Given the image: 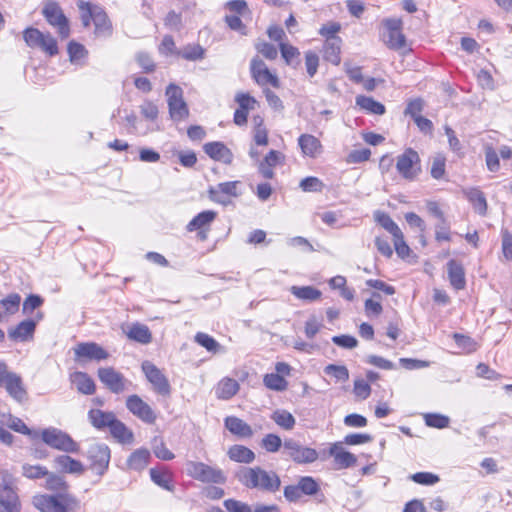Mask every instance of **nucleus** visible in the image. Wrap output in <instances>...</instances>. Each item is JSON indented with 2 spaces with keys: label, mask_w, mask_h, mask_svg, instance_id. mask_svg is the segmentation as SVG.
Segmentation results:
<instances>
[{
  "label": "nucleus",
  "mask_w": 512,
  "mask_h": 512,
  "mask_svg": "<svg viewBox=\"0 0 512 512\" xmlns=\"http://www.w3.org/2000/svg\"><path fill=\"white\" fill-rule=\"evenodd\" d=\"M236 478L246 488L264 493H275L281 486L280 477L275 471L260 466L241 467L236 472Z\"/></svg>",
  "instance_id": "obj_1"
},
{
  "label": "nucleus",
  "mask_w": 512,
  "mask_h": 512,
  "mask_svg": "<svg viewBox=\"0 0 512 512\" xmlns=\"http://www.w3.org/2000/svg\"><path fill=\"white\" fill-rule=\"evenodd\" d=\"M32 504L41 512H71L79 508L78 500L68 493L35 495Z\"/></svg>",
  "instance_id": "obj_2"
},
{
  "label": "nucleus",
  "mask_w": 512,
  "mask_h": 512,
  "mask_svg": "<svg viewBox=\"0 0 512 512\" xmlns=\"http://www.w3.org/2000/svg\"><path fill=\"white\" fill-rule=\"evenodd\" d=\"M383 30L381 39L384 44L395 51H405L407 49L406 37L402 32L403 21L400 18H386L382 20Z\"/></svg>",
  "instance_id": "obj_3"
},
{
  "label": "nucleus",
  "mask_w": 512,
  "mask_h": 512,
  "mask_svg": "<svg viewBox=\"0 0 512 512\" xmlns=\"http://www.w3.org/2000/svg\"><path fill=\"white\" fill-rule=\"evenodd\" d=\"M23 39L30 48H39L49 56L57 55L58 45L50 33H43L37 28L28 27L23 31Z\"/></svg>",
  "instance_id": "obj_4"
},
{
  "label": "nucleus",
  "mask_w": 512,
  "mask_h": 512,
  "mask_svg": "<svg viewBox=\"0 0 512 512\" xmlns=\"http://www.w3.org/2000/svg\"><path fill=\"white\" fill-rule=\"evenodd\" d=\"M41 438L51 448L66 453H77L80 449L79 444L69 434L54 427L44 429L41 433Z\"/></svg>",
  "instance_id": "obj_5"
},
{
  "label": "nucleus",
  "mask_w": 512,
  "mask_h": 512,
  "mask_svg": "<svg viewBox=\"0 0 512 512\" xmlns=\"http://www.w3.org/2000/svg\"><path fill=\"white\" fill-rule=\"evenodd\" d=\"M186 471L190 477L201 482L223 484L226 481L222 470L202 462L188 461Z\"/></svg>",
  "instance_id": "obj_6"
},
{
  "label": "nucleus",
  "mask_w": 512,
  "mask_h": 512,
  "mask_svg": "<svg viewBox=\"0 0 512 512\" xmlns=\"http://www.w3.org/2000/svg\"><path fill=\"white\" fill-rule=\"evenodd\" d=\"M2 485L0 490L3 492L1 501L2 512H20L21 504L16 490L13 488L14 478L8 470H0Z\"/></svg>",
  "instance_id": "obj_7"
},
{
  "label": "nucleus",
  "mask_w": 512,
  "mask_h": 512,
  "mask_svg": "<svg viewBox=\"0 0 512 512\" xmlns=\"http://www.w3.org/2000/svg\"><path fill=\"white\" fill-rule=\"evenodd\" d=\"M42 14L46 21L54 28L57 29L59 36L66 39L70 35V26L67 17L64 15L63 10L54 1H47L44 3Z\"/></svg>",
  "instance_id": "obj_8"
},
{
  "label": "nucleus",
  "mask_w": 512,
  "mask_h": 512,
  "mask_svg": "<svg viewBox=\"0 0 512 512\" xmlns=\"http://www.w3.org/2000/svg\"><path fill=\"white\" fill-rule=\"evenodd\" d=\"M282 453L297 464H309L318 459V452L315 449L304 446L292 438L285 439Z\"/></svg>",
  "instance_id": "obj_9"
},
{
  "label": "nucleus",
  "mask_w": 512,
  "mask_h": 512,
  "mask_svg": "<svg viewBox=\"0 0 512 512\" xmlns=\"http://www.w3.org/2000/svg\"><path fill=\"white\" fill-rule=\"evenodd\" d=\"M396 169L406 180L413 181L421 172L420 157L412 148H407L397 157Z\"/></svg>",
  "instance_id": "obj_10"
},
{
  "label": "nucleus",
  "mask_w": 512,
  "mask_h": 512,
  "mask_svg": "<svg viewBox=\"0 0 512 512\" xmlns=\"http://www.w3.org/2000/svg\"><path fill=\"white\" fill-rule=\"evenodd\" d=\"M166 96L168 98L167 101L171 118L174 121L186 119L189 111L183 99V90L175 84H170L166 88Z\"/></svg>",
  "instance_id": "obj_11"
},
{
  "label": "nucleus",
  "mask_w": 512,
  "mask_h": 512,
  "mask_svg": "<svg viewBox=\"0 0 512 512\" xmlns=\"http://www.w3.org/2000/svg\"><path fill=\"white\" fill-rule=\"evenodd\" d=\"M142 371L147 381L152 385L153 390L162 395L169 396L171 393V386L168 378L156 365L150 361H144L141 365Z\"/></svg>",
  "instance_id": "obj_12"
},
{
  "label": "nucleus",
  "mask_w": 512,
  "mask_h": 512,
  "mask_svg": "<svg viewBox=\"0 0 512 512\" xmlns=\"http://www.w3.org/2000/svg\"><path fill=\"white\" fill-rule=\"evenodd\" d=\"M101 383L112 393L120 394L127 390L130 381L113 367H101L97 371Z\"/></svg>",
  "instance_id": "obj_13"
},
{
  "label": "nucleus",
  "mask_w": 512,
  "mask_h": 512,
  "mask_svg": "<svg viewBox=\"0 0 512 512\" xmlns=\"http://www.w3.org/2000/svg\"><path fill=\"white\" fill-rule=\"evenodd\" d=\"M90 469L98 476L104 475L110 462V449L106 444L94 443L87 451Z\"/></svg>",
  "instance_id": "obj_14"
},
{
  "label": "nucleus",
  "mask_w": 512,
  "mask_h": 512,
  "mask_svg": "<svg viewBox=\"0 0 512 512\" xmlns=\"http://www.w3.org/2000/svg\"><path fill=\"white\" fill-rule=\"evenodd\" d=\"M80 11H87L95 25V34L98 36H107L111 34L112 26L105 11L89 2L81 1L78 4Z\"/></svg>",
  "instance_id": "obj_15"
},
{
  "label": "nucleus",
  "mask_w": 512,
  "mask_h": 512,
  "mask_svg": "<svg viewBox=\"0 0 512 512\" xmlns=\"http://www.w3.org/2000/svg\"><path fill=\"white\" fill-rule=\"evenodd\" d=\"M127 409L143 422L152 424L156 421V413L138 395H131L126 400Z\"/></svg>",
  "instance_id": "obj_16"
},
{
  "label": "nucleus",
  "mask_w": 512,
  "mask_h": 512,
  "mask_svg": "<svg viewBox=\"0 0 512 512\" xmlns=\"http://www.w3.org/2000/svg\"><path fill=\"white\" fill-rule=\"evenodd\" d=\"M250 70L252 78L257 84L261 86L270 84L275 88L279 87L278 77L268 69L266 64L260 58L255 57L252 59Z\"/></svg>",
  "instance_id": "obj_17"
},
{
  "label": "nucleus",
  "mask_w": 512,
  "mask_h": 512,
  "mask_svg": "<svg viewBox=\"0 0 512 512\" xmlns=\"http://www.w3.org/2000/svg\"><path fill=\"white\" fill-rule=\"evenodd\" d=\"M328 454L333 457L334 464L337 469L353 467L357 463L356 456L345 450L343 442H335L331 444Z\"/></svg>",
  "instance_id": "obj_18"
},
{
  "label": "nucleus",
  "mask_w": 512,
  "mask_h": 512,
  "mask_svg": "<svg viewBox=\"0 0 512 512\" xmlns=\"http://www.w3.org/2000/svg\"><path fill=\"white\" fill-rule=\"evenodd\" d=\"M76 360H96L101 361L108 358L109 354L97 343L84 342L79 343L74 348Z\"/></svg>",
  "instance_id": "obj_19"
},
{
  "label": "nucleus",
  "mask_w": 512,
  "mask_h": 512,
  "mask_svg": "<svg viewBox=\"0 0 512 512\" xmlns=\"http://www.w3.org/2000/svg\"><path fill=\"white\" fill-rule=\"evenodd\" d=\"M284 159L285 157L281 152L271 150L259 163V173L266 179H272L274 177V168L282 165Z\"/></svg>",
  "instance_id": "obj_20"
},
{
  "label": "nucleus",
  "mask_w": 512,
  "mask_h": 512,
  "mask_svg": "<svg viewBox=\"0 0 512 512\" xmlns=\"http://www.w3.org/2000/svg\"><path fill=\"white\" fill-rule=\"evenodd\" d=\"M205 153L213 160L230 164L233 160L231 150L222 142H209L203 147Z\"/></svg>",
  "instance_id": "obj_21"
},
{
  "label": "nucleus",
  "mask_w": 512,
  "mask_h": 512,
  "mask_svg": "<svg viewBox=\"0 0 512 512\" xmlns=\"http://www.w3.org/2000/svg\"><path fill=\"white\" fill-rule=\"evenodd\" d=\"M239 184V181L219 183L217 186L209 189L210 198L215 202L224 204L226 203V200L223 197L224 195L233 197L238 196Z\"/></svg>",
  "instance_id": "obj_22"
},
{
  "label": "nucleus",
  "mask_w": 512,
  "mask_h": 512,
  "mask_svg": "<svg viewBox=\"0 0 512 512\" xmlns=\"http://www.w3.org/2000/svg\"><path fill=\"white\" fill-rule=\"evenodd\" d=\"M447 274L451 286L456 290H463L466 286L465 270L463 265L452 259L447 263Z\"/></svg>",
  "instance_id": "obj_23"
},
{
  "label": "nucleus",
  "mask_w": 512,
  "mask_h": 512,
  "mask_svg": "<svg viewBox=\"0 0 512 512\" xmlns=\"http://www.w3.org/2000/svg\"><path fill=\"white\" fill-rule=\"evenodd\" d=\"M341 43L340 37H328L323 47V58L333 65H339L341 61Z\"/></svg>",
  "instance_id": "obj_24"
},
{
  "label": "nucleus",
  "mask_w": 512,
  "mask_h": 512,
  "mask_svg": "<svg viewBox=\"0 0 512 512\" xmlns=\"http://www.w3.org/2000/svg\"><path fill=\"white\" fill-rule=\"evenodd\" d=\"M298 144L305 156L315 158L322 152L321 142L311 134L300 135L298 138Z\"/></svg>",
  "instance_id": "obj_25"
},
{
  "label": "nucleus",
  "mask_w": 512,
  "mask_h": 512,
  "mask_svg": "<svg viewBox=\"0 0 512 512\" xmlns=\"http://www.w3.org/2000/svg\"><path fill=\"white\" fill-rule=\"evenodd\" d=\"M225 427L234 435L240 438H250L253 435V430L242 419L235 416H228L225 418Z\"/></svg>",
  "instance_id": "obj_26"
},
{
  "label": "nucleus",
  "mask_w": 512,
  "mask_h": 512,
  "mask_svg": "<svg viewBox=\"0 0 512 512\" xmlns=\"http://www.w3.org/2000/svg\"><path fill=\"white\" fill-rule=\"evenodd\" d=\"M71 382L77 391L84 395H92L95 392V383L93 379L85 372L77 371L71 374Z\"/></svg>",
  "instance_id": "obj_27"
},
{
  "label": "nucleus",
  "mask_w": 512,
  "mask_h": 512,
  "mask_svg": "<svg viewBox=\"0 0 512 512\" xmlns=\"http://www.w3.org/2000/svg\"><path fill=\"white\" fill-rule=\"evenodd\" d=\"M5 388L8 394L17 402L22 403L27 399V391L24 388L22 379L16 373L9 377Z\"/></svg>",
  "instance_id": "obj_28"
},
{
  "label": "nucleus",
  "mask_w": 512,
  "mask_h": 512,
  "mask_svg": "<svg viewBox=\"0 0 512 512\" xmlns=\"http://www.w3.org/2000/svg\"><path fill=\"white\" fill-rule=\"evenodd\" d=\"M36 327L34 320H24L20 322L14 329L10 330L8 335L15 341H27L33 337Z\"/></svg>",
  "instance_id": "obj_29"
},
{
  "label": "nucleus",
  "mask_w": 512,
  "mask_h": 512,
  "mask_svg": "<svg viewBox=\"0 0 512 512\" xmlns=\"http://www.w3.org/2000/svg\"><path fill=\"white\" fill-rule=\"evenodd\" d=\"M54 463L57 468H59L61 471L65 473L80 475L84 472L83 464L80 461L73 459L68 455L57 456L54 459Z\"/></svg>",
  "instance_id": "obj_30"
},
{
  "label": "nucleus",
  "mask_w": 512,
  "mask_h": 512,
  "mask_svg": "<svg viewBox=\"0 0 512 512\" xmlns=\"http://www.w3.org/2000/svg\"><path fill=\"white\" fill-rule=\"evenodd\" d=\"M130 340L141 344H149L152 341V334L149 328L141 323H133L125 332Z\"/></svg>",
  "instance_id": "obj_31"
},
{
  "label": "nucleus",
  "mask_w": 512,
  "mask_h": 512,
  "mask_svg": "<svg viewBox=\"0 0 512 512\" xmlns=\"http://www.w3.org/2000/svg\"><path fill=\"white\" fill-rule=\"evenodd\" d=\"M90 423L97 429L109 428L116 418L113 412H106L100 409H91L88 412Z\"/></svg>",
  "instance_id": "obj_32"
},
{
  "label": "nucleus",
  "mask_w": 512,
  "mask_h": 512,
  "mask_svg": "<svg viewBox=\"0 0 512 512\" xmlns=\"http://www.w3.org/2000/svg\"><path fill=\"white\" fill-rule=\"evenodd\" d=\"M289 291L297 299L304 302H315L320 300L322 292L313 286H291Z\"/></svg>",
  "instance_id": "obj_33"
},
{
  "label": "nucleus",
  "mask_w": 512,
  "mask_h": 512,
  "mask_svg": "<svg viewBox=\"0 0 512 512\" xmlns=\"http://www.w3.org/2000/svg\"><path fill=\"white\" fill-rule=\"evenodd\" d=\"M239 390V384L232 378L222 379L216 388V396L222 400H228L232 398Z\"/></svg>",
  "instance_id": "obj_34"
},
{
  "label": "nucleus",
  "mask_w": 512,
  "mask_h": 512,
  "mask_svg": "<svg viewBox=\"0 0 512 512\" xmlns=\"http://www.w3.org/2000/svg\"><path fill=\"white\" fill-rule=\"evenodd\" d=\"M110 432L114 438L123 444H130L133 441V433L129 430L124 423L117 418L109 426Z\"/></svg>",
  "instance_id": "obj_35"
},
{
  "label": "nucleus",
  "mask_w": 512,
  "mask_h": 512,
  "mask_svg": "<svg viewBox=\"0 0 512 512\" xmlns=\"http://www.w3.org/2000/svg\"><path fill=\"white\" fill-rule=\"evenodd\" d=\"M228 456L231 460L239 463H251L255 459V453L242 445H234L230 447L228 451Z\"/></svg>",
  "instance_id": "obj_36"
},
{
  "label": "nucleus",
  "mask_w": 512,
  "mask_h": 512,
  "mask_svg": "<svg viewBox=\"0 0 512 512\" xmlns=\"http://www.w3.org/2000/svg\"><path fill=\"white\" fill-rule=\"evenodd\" d=\"M356 105L371 114L383 115L385 113V106L382 103L364 95L356 97Z\"/></svg>",
  "instance_id": "obj_37"
},
{
  "label": "nucleus",
  "mask_w": 512,
  "mask_h": 512,
  "mask_svg": "<svg viewBox=\"0 0 512 512\" xmlns=\"http://www.w3.org/2000/svg\"><path fill=\"white\" fill-rule=\"evenodd\" d=\"M465 195L469 202L473 205L474 210L480 214L485 215L487 211V202L484 194L476 189L471 188L465 192Z\"/></svg>",
  "instance_id": "obj_38"
},
{
  "label": "nucleus",
  "mask_w": 512,
  "mask_h": 512,
  "mask_svg": "<svg viewBox=\"0 0 512 512\" xmlns=\"http://www.w3.org/2000/svg\"><path fill=\"white\" fill-rule=\"evenodd\" d=\"M216 218V213L211 210L203 211L196 215L187 225L188 231H195L209 226Z\"/></svg>",
  "instance_id": "obj_39"
},
{
  "label": "nucleus",
  "mask_w": 512,
  "mask_h": 512,
  "mask_svg": "<svg viewBox=\"0 0 512 512\" xmlns=\"http://www.w3.org/2000/svg\"><path fill=\"white\" fill-rule=\"evenodd\" d=\"M150 477L151 480L159 487L167 491H173V486L171 485L172 476L168 470L151 468Z\"/></svg>",
  "instance_id": "obj_40"
},
{
  "label": "nucleus",
  "mask_w": 512,
  "mask_h": 512,
  "mask_svg": "<svg viewBox=\"0 0 512 512\" xmlns=\"http://www.w3.org/2000/svg\"><path fill=\"white\" fill-rule=\"evenodd\" d=\"M149 458H150V453L148 450L139 449V450L134 451L130 455V457L127 461V464L130 469L140 471V470H143L147 466Z\"/></svg>",
  "instance_id": "obj_41"
},
{
  "label": "nucleus",
  "mask_w": 512,
  "mask_h": 512,
  "mask_svg": "<svg viewBox=\"0 0 512 512\" xmlns=\"http://www.w3.org/2000/svg\"><path fill=\"white\" fill-rule=\"evenodd\" d=\"M271 418L278 426L285 430H292L296 423L294 416L284 409L274 411Z\"/></svg>",
  "instance_id": "obj_42"
},
{
  "label": "nucleus",
  "mask_w": 512,
  "mask_h": 512,
  "mask_svg": "<svg viewBox=\"0 0 512 512\" xmlns=\"http://www.w3.org/2000/svg\"><path fill=\"white\" fill-rule=\"evenodd\" d=\"M195 341L202 347H204L208 352L211 353H220L223 351L222 346L210 335L198 332L195 335Z\"/></svg>",
  "instance_id": "obj_43"
},
{
  "label": "nucleus",
  "mask_w": 512,
  "mask_h": 512,
  "mask_svg": "<svg viewBox=\"0 0 512 512\" xmlns=\"http://www.w3.org/2000/svg\"><path fill=\"white\" fill-rule=\"evenodd\" d=\"M264 385L273 391H284L287 389L288 382L278 373L266 374L263 379Z\"/></svg>",
  "instance_id": "obj_44"
},
{
  "label": "nucleus",
  "mask_w": 512,
  "mask_h": 512,
  "mask_svg": "<svg viewBox=\"0 0 512 512\" xmlns=\"http://www.w3.org/2000/svg\"><path fill=\"white\" fill-rule=\"evenodd\" d=\"M44 478H46V489L59 493H64L67 490V484L62 476L48 471V475Z\"/></svg>",
  "instance_id": "obj_45"
},
{
  "label": "nucleus",
  "mask_w": 512,
  "mask_h": 512,
  "mask_svg": "<svg viewBox=\"0 0 512 512\" xmlns=\"http://www.w3.org/2000/svg\"><path fill=\"white\" fill-rule=\"evenodd\" d=\"M445 165H446V158L442 154H437L432 157L431 160V167H430V174L432 178L439 180L443 179L445 176Z\"/></svg>",
  "instance_id": "obj_46"
},
{
  "label": "nucleus",
  "mask_w": 512,
  "mask_h": 512,
  "mask_svg": "<svg viewBox=\"0 0 512 512\" xmlns=\"http://www.w3.org/2000/svg\"><path fill=\"white\" fill-rule=\"evenodd\" d=\"M22 475L28 479L36 480L48 475V469L42 465H31L26 463L22 465Z\"/></svg>",
  "instance_id": "obj_47"
},
{
  "label": "nucleus",
  "mask_w": 512,
  "mask_h": 512,
  "mask_svg": "<svg viewBox=\"0 0 512 512\" xmlns=\"http://www.w3.org/2000/svg\"><path fill=\"white\" fill-rule=\"evenodd\" d=\"M297 485L302 495L312 496L317 494L320 489L316 480L311 476L301 477Z\"/></svg>",
  "instance_id": "obj_48"
},
{
  "label": "nucleus",
  "mask_w": 512,
  "mask_h": 512,
  "mask_svg": "<svg viewBox=\"0 0 512 512\" xmlns=\"http://www.w3.org/2000/svg\"><path fill=\"white\" fill-rule=\"evenodd\" d=\"M21 297L17 293H12L0 301V307L4 309L7 315L15 314L19 310Z\"/></svg>",
  "instance_id": "obj_49"
},
{
  "label": "nucleus",
  "mask_w": 512,
  "mask_h": 512,
  "mask_svg": "<svg viewBox=\"0 0 512 512\" xmlns=\"http://www.w3.org/2000/svg\"><path fill=\"white\" fill-rule=\"evenodd\" d=\"M375 220L385 229L387 230L389 233L392 234V236L394 237L395 235H397L398 233L401 232L400 228L398 227V225L392 220V218L386 214V213H382V212H377L375 213Z\"/></svg>",
  "instance_id": "obj_50"
},
{
  "label": "nucleus",
  "mask_w": 512,
  "mask_h": 512,
  "mask_svg": "<svg viewBox=\"0 0 512 512\" xmlns=\"http://www.w3.org/2000/svg\"><path fill=\"white\" fill-rule=\"evenodd\" d=\"M324 372L336 379L338 382H346L349 379V371L346 366L329 364Z\"/></svg>",
  "instance_id": "obj_51"
},
{
  "label": "nucleus",
  "mask_w": 512,
  "mask_h": 512,
  "mask_svg": "<svg viewBox=\"0 0 512 512\" xmlns=\"http://www.w3.org/2000/svg\"><path fill=\"white\" fill-rule=\"evenodd\" d=\"M425 424L429 427L433 428H446L449 425V417L436 414V413H428L424 415Z\"/></svg>",
  "instance_id": "obj_52"
},
{
  "label": "nucleus",
  "mask_w": 512,
  "mask_h": 512,
  "mask_svg": "<svg viewBox=\"0 0 512 512\" xmlns=\"http://www.w3.org/2000/svg\"><path fill=\"white\" fill-rule=\"evenodd\" d=\"M453 338L459 348L463 349L467 353H471L477 350V343L469 336L455 333Z\"/></svg>",
  "instance_id": "obj_53"
},
{
  "label": "nucleus",
  "mask_w": 512,
  "mask_h": 512,
  "mask_svg": "<svg viewBox=\"0 0 512 512\" xmlns=\"http://www.w3.org/2000/svg\"><path fill=\"white\" fill-rule=\"evenodd\" d=\"M281 446H283L282 444V440L281 438L276 435V434H267L263 439H262V447L267 451V452H270V453H275L277 452Z\"/></svg>",
  "instance_id": "obj_54"
},
{
  "label": "nucleus",
  "mask_w": 512,
  "mask_h": 512,
  "mask_svg": "<svg viewBox=\"0 0 512 512\" xmlns=\"http://www.w3.org/2000/svg\"><path fill=\"white\" fill-rule=\"evenodd\" d=\"M299 186L304 192H320L324 184L319 178L311 176L302 179Z\"/></svg>",
  "instance_id": "obj_55"
},
{
  "label": "nucleus",
  "mask_w": 512,
  "mask_h": 512,
  "mask_svg": "<svg viewBox=\"0 0 512 512\" xmlns=\"http://www.w3.org/2000/svg\"><path fill=\"white\" fill-rule=\"evenodd\" d=\"M153 452L155 456L162 460H172L175 455L166 447L165 443L161 439H154Z\"/></svg>",
  "instance_id": "obj_56"
},
{
  "label": "nucleus",
  "mask_w": 512,
  "mask_h": 512,
  "mask_svg": "<svg viewBox=\"0 0 512 512\" xmlns=\"http://www.w3.org/2000/svg\"><path fill=\"white\" fill-rule=\"evenodd\" d=\"M485 160L489 171L496 172L500 168L498 153L491 147L485 148Z\"/></svg>",
  "instance_id": "obj_57"
},
{
  "label": "nucleus",
  "mask_w": 512,
  "mask_h": 512,
  "mask_svg": "<svg viewBox=\"0 0 512 512\" xmlns=\"http://www.w3.org/2000/svg\"><path fill=\"white\" fill-rule=\"evenodd\" d=\"M411 479L421 485H434L439 482V477L431 472H418L411 476Z\"/></svg>",
  "instance_id": "obj_58"
},
{
  "label": "nucleus",
  "mask_w": 512,
  "mask_h": 512,
  "mask_svg": "<svg viewBox=\"0 0 512 512\" xmlns=\"http://www.w3.org/2000/svg\"><path fill=\"white\" fill-rule=\"evenodd\" d=\"M396 253L399 257L405 258L409 256L410 248L404 240L402 231L393 237Z\"/></svg>",
  "instance_id": "obj_59"
},
{
  "label": "nucleus",
  "mask_w": 512,
  "mask_h": 512,
  "mask_svg": "<svg viewBox=\"0 0 512 512\" xmlns=\"http://www.w3.org/2000/svg\"><path fill=\"white\" fill-rule=\"evenodd\" d=\"M305 65L307 73L310 77H313L319 66V57L315 52L308 51L305 54Z\"/></svg>",
  "instance_id": "obj_60"
},
{
  "label": "nucleus",
  "mask_w": 512,
  "mask_h": 512,
  "mask_svg": "<svg viewBox=\"0 0 512 512\" xmlns=\"http://www.w3.org/2000/svg\"><path fill=\"white\" fill-rule=\"evenodd\" d=\"M371 440H372V437L369 434L352 433V434L346 435L342 442H343V445L344 444H346V445H359V444L368 443Z\"/></svg>",
  "instance_id": "obj_61"
},
{
  "label": "nucleus",
  "mask_w": 512,
  "mask_h": 512,
  "mask_svg": "<svg viewBox=\"0 0 512 512\" xmlns=\"http://www.w3.org/2000/svg\"><path fill=\"white\" fill-rule=\"evenodd\" d=\"M332 341L337 346L347 349H353L358 345L357 339L350 335L333 336Z\"/></svg>",
  "instance_id": "obj_62"
},
{
  "label": "nucleus",
  "mask_w": 512,
  "mask_h": 512,
  "mask_svg": "<svg viewBox=\"0 0 512 512\" xmlns=\"http://www.w3.org/2000/svg\"><path fill=\"white\" fill-rule=\"evenodd\" d=\"M224 506L229 512H253L248 504L234 499L225 500Z\"/></svg>",
  "instance_id": "obj_63"
},
{
  "label": "nucleus",
  "mask_w": 512,
  "mask_h": 512,
  "mask_svg": "<svg viewBox=\"0 0 512 512\" xmlns=\"http://www.w3.org/2000/svg\"><path fill=\"white\" fill-rule=\"evenodd\" d=\"M371 156V151L367 148L353 150L347 157L349 163H360L367 161Z\"/></svg>",
  "instance_id": "obj_64"
}]
</instances>
